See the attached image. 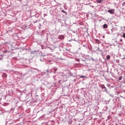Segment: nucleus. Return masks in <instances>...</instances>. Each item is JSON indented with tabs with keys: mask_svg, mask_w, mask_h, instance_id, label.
<instances>
[{
	"mask_svg": "<svg viewBox=\"0 0 125 125\" xmlns=\"http://www.w3.org/2000/svg\"><path fill=\"white\" fill-rule=\"evenodd\" d=\"M110 14H115V10L114 9H111V10H108L107 11Z\"/></svg>",
	"mask_w": 125,
	"mask_h": 125,
	"instance_id": "obj_1",
	"label": "nucleus"
},
{
	"mask_svg": "<svg viewBox=\"0 0 125 125\" xmlns=\"http://www.w3.org/2000/svg\"><path fill=\"white\" fill-rule=\"evenodd\" d=\"M104 1V0H97V2H98V3H102V2Z\"/></svg>",
	"mask_w": 125,
	"mask_h": 125,
	"instance_id": "obj_2",
	"label": "nucleus"
},
{
	"mask_svg": "<svg viewBox=\"0 0 125 125\" xmlns=\"http://www.w3.org/2000/svg\"><path fill=\"white\" fill-rule=\"evenodd\" d=\"M107 27H108V26L106 24H104L103 25V28H104L105 29H106V28H107Z\"/></svg>",
	"mask_w": 125,
	"mask_h": 125,
	"instance_id": "obj_3",
	"label": "nucleus"
},
{
	"mask_svg": "<svg viewBox=\"0 0 125 125\" xmlns=\"http://www.w3.org/2000/svg\"><path fill=\"white\" fill-rule=\"evenodd\" d=\"M106 58H107V59L108 60H110V55H107V56H106Z\"/></svg>",
	"mask_w": 125,
	"mask_h": 125,
	"instance_id": "obj_4",
	"label": "nucleus"
},
{
	"mask_svg": "<svg viewBox=\"0 0 125 125\" xmlns=\"http://www.w3.org/2000/svg\"><path fill=\"white\" fill-rule=\"evenodd\" d=\"M122 80H123V77L121 76L119 78V81H122Z\"/></svg>",
	"mask_w": 125,
	"mask_h": 125,
	"instance_id": "obj_5",
	"label": "nucleus"
},
{
	"mask_svg": "<svg viewBox=\"0 0 125 125\" xmlns=\"http://www.w3.org/2000/svg\"><path fill=\"white\" fill-rule=\"evenodd\" d=\"M102 88H104V89H106V87H105V85H102Z\"/></svg>",
	"mask_w": 125,
	"mask_h": 125,
	"instance_id": "obj_6",
	"label": "nucleus"
},
{
	"mask_svg": "<svg viewBox=\"0 0 125 125\" xmlns=\"http://www.w3.org/2000/svg\"><path fill=\"white\" fill-rule=\"evenodd\" d=\"M63 13H65V15H67V13H66V12L63 11Z\"/></svg>",
	"mask_w": 125,
	"mask_h": 125,
	"instance_id": "obj_7",
	"label": "nucleus"
},
{
	"mask_svg": "<svg viewBox=\"0 0 125 125\" xmlns=\"http://www.w3.org/2000/svg\"><path fill=\"white\" fill-rule=\"evenodd\" d=\"M123 38H125V33L123 34Z\"/></svg>",
	"mask_w": 125,
	"mask_h": 125,
	"instance_id": "obj_8",
	"label": "nucleus"
},
{
	"mask_svg": "<svg viewBox=\"0 0 125 125\" xmlns=\"http://www.w3.org/2000/svg\"><path fill=\"white\" fill-rule=\"evenodd\" d=\"M3 76H4V77H6V74H5V73H4V74H3Z\"/></svg>",
	"mask_w": 125,
	"mask_h": 125,
	"instance_id": "obj_9",
	"label": "nucleus"
},
{
	"mask_svg": "<svg viewBox=\"0 0 125 125\" xmlns=\"http://www.w3.org/2000/svg\"><path fill=\"white\" fill-rule=\"evenodd\" d=\"M81 78H84V76H81Z\"/></svg>",
	"mask_w": 125,
	"mask_h": 125,
	"instance_id": "obj_10",
	"label": "nucleus"
},
{
	"mask_svg": "<svg viewBox=\"0 0 125 125\" xmlns=\"http://www.w3.org/2000/svg\"><path fill=\"white\" fill-rule=\"evenodd\" d=\"M105 92H107V89L106 88L105 89Z\"/></svg>",
	"mask_w": 125,
	"mask_h": 125,
	"instance_id": "obj_11",
	"label": "nucleus"
},
{
	"mask_svg": "<svg viewBox=\"0 0 125 125\" xmlns=\"http://www.w3.org/2000/svg\"><path fill=\"white\" fill-rule=\"evenodd\" d=\"M120 42H123V39H121Z\"/></svg>",
	"mask_w": 125,
	"mask_h": 125,
	"instance_id": "obj_12",
	"label": "nucleus"
},
{
	"mask_svg": "<svg viewBox=\"0 0 125 125\" xmlns=\"http://www.w3.org/2000/svg\"><path fill=\"white\" fill-rule=\"evenodd\" d=\"M62 12H63V10L62 11Z\"/></svg>",
	"mask_w": 125,
	"mask_h": 125,
	"instance_id": "obj_13",
	"label": "nucleus"
},
{
	"mask_svg": "<svg viewBox=\"0 0 125 125\" xmlns=\"http://www.w3.org/2000/svg\"><path fill=\"white\" fill-rule=\"evenodd\" d=\"M4 52H6V51H5Z\"/></svg>",
	"mask_w": 125,
	"mask_h": 125,
	"instance_id": "obj_14",
	"label": "nucleus"
},
{
	"mask_svg": "<svg viewBox=\"0 0 125 125\" xmlns=\"http://www.w3.org/2000/svg\"><path fill=\"white\" fill-rule=\"evenodd\" d=\"M125 2H124V4H125Z\"/></svg>",
	"mask_w": 125,
	"mask_h": 125,
	"instance_id": "obj_15",
	"label": "nucleus"
}]
</instances>
